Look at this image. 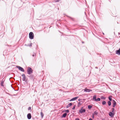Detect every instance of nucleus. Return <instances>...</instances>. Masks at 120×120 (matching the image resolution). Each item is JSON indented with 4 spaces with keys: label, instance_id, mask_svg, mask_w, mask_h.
<instances>
[{
    "label": "nucleus",
    "instance_id": "a211bd4d",
    "mask_svg": "<svg viewBox=\"0 0 120 120\" xmlns=\"http://www.w3.org/2000/svg\"><path fill=\"white\" fill-rule=\"evenodd\" d=\"M108 105L109 106H110L111 105V102L110 101H108Z\"/></svg>",
    "mask_w": 120,
    "mask_h": 120
},
{
    "label": "nucleus",
    "instance_id": "cd10ccee",
    "mask_svg": "<svg viewBox=\"0 0 120 120\" xmlns=\"http://www.w3.org/2000/svg\"><path fill=\"white\" fill-rule=\"evenodd\" d=\"M66 111L67 112H69V110H66Z\"/></svg>",
    "mask_w": 120,
    "mask_h": 120
},
{
    "label": "nucleus",
    "instance_id": "7ed1b4c3",
    "mask_svg": "<svg viewBox=\"0 0 120 120\" xmlns=\"http://www.w3.org/2000/svg\"><path fill=\"white\" fill-rule=\"evenodd\" d=\"M86 112V110L85 109H83L82 108L81 109L79 110V112L80 113H84L85 112Z\"/></svg>",
    "mask_w": 120,
    "mask_h": 120
},
{
    "label": "nucleus",
    "instance_id": "9d476101",
    "mask_svg": "<svg viewBox=\"0 0 120 120\" xmlns=\"http://www.w3.org/2000/svg\"><path fill=\"white\" fill-rule=\"evenodd\" d=\"M113 105L112 106L113 107H114L115 105H116V102L114 100H113Z\"/></svg>",
    "mask_w": 120,
    "mask_h": 120
},
{
    "label": "nucleus",
    "instance_id": "7c9ffc66",
    "mask_svg": "<svg viewBox=\"0 0 120 120\" xmlns=\"http://www.w3.org/2000/svg\"><path fill=\"white\" fill-rule=\"evenodd\" d=\"M75 120H79V119L78 118H76L75 119Z\"/></svg>",
    "mask_w": 120,
    "mask_h": 120
},
{
    "label": "nucleus",
    "instance_id": "f257e3e1",
    "mask_svg": "<svg viewBox=\"0 0 120 120\" xmlns=\"http://www.w3.org/2000/svg\"><path fill=\"white\" fill-rule=\"evenodd\" d=\"M29 37L30 39H33L34 34L32 32H30L29 34Z\"/></svg>",
    "mask_w": 120,
    "mask_h": 120
},
{
    "label": "nucleus",
    "instance_id": "0eeeda50",
    "mask_svg": "<svg viewBox=\"0 0 120 120\" xmlns=\"http://www.w3.org/2000/svg\"><path fill=\"white\" fill-rule=\"evenodd\" d=\"M84 91H85V92H89L90 91H92V90L90 89H87L86 88H85L84 90Z\"/></svg>",
    "mask_w": 120,
    "mask_h": 120
},
{
    "label": "nucleus",
    "instance_id": "4be33fe9",
    "mask_svg": "<svg viewBox=\"0 0 120 120\" xmlns=\"http://www.w3.org/2000/svg\"><path fill=\"white\" fill-rule=\"evenodd\" d=\"M106 102L105 101H104L102 103V104L103 105H104L106 104Z\"/></svg>",
    "mask_w": 120,
    "mask_h": 120
},
{
    "label": "nucleus",
    "instance_id": "aec40b11",
    "mask_svg": "<svg viewBox=\"0 0 120 120\" xmlns=\"http://www.w3.org/2000/svg\"><path fill=\"white\" fill-rule=\"evenodd\" d=\"M98 112H96V111H95L94 112V114L95 115H97L98 114Z\"/></svg>",
    "mask_w": 120,
    "mask_h": 120
},
{
    "label": "nucleus",
    "instance_id": "dca6fc26",
    "mask_svg": "<svg viewBox=\"0 0 120 120\" xmlns=\"http://www.w3.org/2000/svg\"><path fill=\"white\" fill-rule=\"evenodd\" d=\"M82 104V103L80 102H79L77 106L78 107H79Z\"/></svg>",
    "mask_w": 120,
    "mask_h": 120
},
{
    "label": "nucleus",
    "instance_id": "2eb2a0df",
    "mask_svg": "<svg viewBox=\"0 0 120 120\" xmlns=\"http://www.w3.org/2000/svg\"><path fill=\"white\" fill-rule=\"evenodd\" d=\"M72 105V103H70L67 106V108H68L69 107H70Z\"/></svg>",
    "mask_w": 120,
    "mask_h": 120
},
{
    "label": "nucleus",
    "instance_id": "423d86ee",
    "mask_svg": "<svg viewBox=\"0 0 120 120\" xmlns=\"http://www.w3.org/2000/svg\"><path fill=\"white\" fill-rule=\"evenodd\" d=\"M109 114L111 117H113L114 115V113L111 112H109Z\"/></svg>",
    "mask_w": 120,
    "mask_h": 120
},
{
    "label": "nucleus",
    "instance_id": "6e6552de",
    "mask_svg": "<svg viewBox=\"0 0 120 120\" xmlns=\"http://www.w3.org/2000/svg\"><path fill=\"white\" fill-rule=\"evenodd\" d=\"M31 117V114L30 113H28L27 115V117L28 119H30Z\"/></svg>",
    "mask_w": 120,
    "mask_h": 120
},
{
    "label": "nucleus",
    "instance_id": "ddd939ff",
    "mask_svg": "<svg viewBox=\"0 0 120 120\" xmlns=\"http://www.w3.org/2000/svg\"><path fill=\"white\" fill-rule=\"evenodd\" d=\"M4 80H2L1 82V83H0V84H1V86H4L3 85V84H4Z\"/></svg>",
    "mask_w": 120,
    "mask_h": 120
},
{
    "label": "nucleus",
    "instance_id": "bb28decb",
    "mask_svg": "<svg viewBox=\"0 0 120 120\" xmlns=\"http://www.w3.org/2000/svg\"><path fill=\"white\" fill-rule=\"evenodd\" d=\"M75 106L74 105V106L73 107V108H72V109H75Z\"/></svg>",
    "mask_w": 120,
    "mask_h": 120
},
{
    "label": "nucleus",
    "instance_id": "f03ea898",
    "mask_svg": "<svg viewBox=\"0 0 120 120\" xmlns=\"http://www.w3.org/2000/svg\"><path fill=\"white\" fill-rule=\"evenodd\" d=\"M28 73L29 74H30L32 73V71L31 68L30 67L28 68L27 69Z\"/></svg>",
    "mask_w": 120,
    "mask_h": 120
},
{
    "label": "nucleus",
    "instance_id": "473e14b6",
    "mask_svg": "<svg viewBox=\"0 0 120 120\" xmlns=\"http://www.w3.org/2000/svg\"><path fill=\"white\" fill-rule=\"evenodd\" d=\"M89 120H92V119H91L90 118V119H89Z\"/></svg>",
    "mask_w": 120,
    "mask_h": 120
},
{
    "label": "nucleus",
    "instance_id": "412c9836",
    "mask_svg": "<svg viewBox=\"0 0 120 120\" xmlns=\"http://www.w3.org/2000/svg\"><path fill=\"white\" fill-rule=\"evenodd\" d=\"M92 107V106L91 105H89L88 106V108L89 109H90Z\"/></svg>",
    "mask_w": 120,
    "mask_h": 120
},
{
    "label": "nucleus",
    "instance_id": "6ab92c4d",
    "mask_svg": "<svg viewBox=\"0 0 120 120\" xmlns=\"http://www.w3.org/2000/svg\"><path fill=\"white\" fill-rule=\"evenodd\" d=\"M109 99L110 101H111L112 100L111 96L109 97Z\"/></svg>",
    "mask_w": 120,
    "mask_h": 120
},
{
    "label": "nucleus",
    "instance_id": "20e7f679",
    "mask_svg": "<svg viewBox=\"0 0 120 120\" xmlns=\"http://www.w3.org/2000/svg\"><path fill=\"white\" fill-rule=\"evenodd\" d=\"M17 67L18 68L19 70H20L21 71L23 72L24 71V70L22 67L19 66H17Z\"/></svg>",
    "mask_w": 120,
    "mask_h": 120
},
{
    "label": "nucleus",
    "instance_id": "9b49d317",
    "mask_svg": "<svg viewBox=\"0 0 120 120\" xmlns=\"http://www.w3.org/2000/svg\"><path fill=\"white\" fill-rule=\"evenodd\" d=\"M96 95H94L93 96V100H94L95 101H96V100H97V99H96Z\"/></svg>",
    "mask_w": 120,
    "mask_h": 120
},
{
    "label": "nucleus",
    "instance_id": "2f4dec72",
    "mask_svg": "<svg viewBox=\"0 0 120 120\" xmlns=\"http://www.w3.org/2000/svg\"><path fill=\"white\" fill-rule=\"evenodd\" d=\"M81 100V99H79L78 100V101H80Z\"/></svg>",
    "mask_w": 120,
    "mask_h": 120
},
{
    "label": "nucleus",
    "instance_id": "5701e85b",
    "mask_svg": "<svg viewBox=\"0 0 120 120\" xmlns=\"http://www.w3.org/2000/svg\"><path fill=\"white\" fill-rule=\"evenodd\" d=\"M100 98H98L97 99L96 101H100Z\"/></svg>",
    "mask_w": 120,
    "mask_h": 120
},
{
    "label": "nucleus",
    "instance_id": "a878e982",
    "mask_svg": "<svg viewBox=\"0 0 120 120\" xmlns=\"http://www.w3.org/2000/svg\"><path fill=\"white\" fill-rule=\"evenodd\" d=\"M31 108L30 107H29L28 108V110H30V109H31Z\"/></svg>",
    "mask_w": 120,
    "mask_h": 120
},
{
    "label": "nucleus",
    "instance_id": "f3484780",
    "mask_svg": "<svg viewBox=\"0 0 120 120\" xmlns=\"http://www.w3.org/2000/svg\"><path fill=\"white\" fill-rule=\"evenodd\" d=\"M41 118H42L44 116V114L42 112H41Z\"/></svg>",
    "mask_w": 120,
    "mask_h": 120
},
{
    "label": "nucleus",
    "instance_id": "1a4fd4ad",
    "mask_svg": "<svg viewBox=\"0 0 120 120\" xmlns=\"http://www.w3.org/2000/svg\"><path fill=\"white\" fill-rule=\"evenodd\" d=\"M79 97H76L73 98L72 99H71V100H70V101H73L75 100L76 99H77L78 98H79Z\"/></svg>",
    "mask_w": 120,
    "mask_h": 120
},
{
    "label": "nucleus",
    "instance_id": "39448f33",
    "mask_svg": "<svg viewBox=\"0 0 120 120\" xmlns=\"http://www.w3.org/2000/svg\"><path fill=\"white\" fill-rule=\"evenodd\" d=\"M22 76L23 77V78L22 79V80L23 81H27V80L26 79V78L25 77V74H22Z\"/></svg>",
    "mask_w": 120,
    "mask_h": 120
},
{
    "label": "nucleus",
    "instance_id": "4468645a",
    "mask_svg": "<svg viewBox=\"0 0 120 120\" xmlns=\"http://www.w3.org/2000/svg\"><path fill=\"white\" fill-rule=\"evenodd\" d=\"M67 115V113H65L63 114L62 117H65Z\"/></svg>",
    "mask_w": 120,
    "mask_h": 120
},
{
    "label": "nucleus",
    "instance_id": "b1692460",
    "mask_svg": "<svg viewBox=\"0 0 120 120\" xmlns=\"http://www.w3.org/2000/svg\"><path fill=\"white\" fill-rule=\"evenodd\" d=\"M55 2H57L59 1L60 0H54Z\"/></svg>",
    "mask_w": 120,
    "mask_h": 120
},
{
    "label": "nucleus",
    "instance_id": "72a5a7b5",
    "mask_svg": "<svg viewBox=\"0 0 120 120\" xmlns=\"http://www.w3.org/2000/svg\"><path fill=\"white\" fill-rule=\"evenodd\" d=\"M120 50V48L119 49Z\"/></svg>",
    "mask_w": 120,
    "mask_h": 120
},
{
    "label": "nucleus",
    "instance_id": "c756f323",
    "mask_svg": "<svg viewBox=\"0 0 120 120\" xmlns=\"http://www.w3.org/2000/svg\"><path fill=\"white\" fill-rule=\"evenodd\" d=\"M112 112H113L114 111V109L113 108H112Z\"/></svg>",
    "mask_w": 120,
    "mask_h": 120
},
{
    "label": "nucleus",
    "instance_id": "f8f14e48",
    "mask_svg": "<svg viewBox=\"0 0 120 120\" xmlns=\"http://www.w3.org/2000/svg\"><path fill=\"white\" fill-rule=\"evenodd\" d=\"M116 53L118 54L119 55H120V50H117L116 51Z\"/></svg>",
    "mask_w": 120,
    "mask_h": 120
},
{
    "label": "nucleus",
    "instance_id": "c85d7f7f",
    "mask_svg": "<svg viewBox=\"0 0 120 120\" xmlns=\"http://www.w3.org/2000/svg\"><path fill=\"white\" fill-rule=\"evenodd\" d=\"M94 114H92V118H94Z\"/></svg>",
    "mask_w": 120,
    "mask_h": 120
},
{
    "label": "nucleus",
    "instance_id": "393cba45",
    "mask_svg": "<svg viewBox=\"0 0 120 120\" xmlns=\"http://www.w3.org/2000/svg\"><path fill=\"white\" fill-rule=\"evenodd\" d=\"M36 54L35 53L34 54H33L32 55V56L33 57L35 56H36Z\"/></svg>",
    "mask_w": 120,
    "mask_h": 120
}]
</instances>
